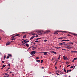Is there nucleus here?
Instances as JSON below:
<instances>
[{"mask_svg":"<svg viewBox=\"0 0 77 77\" xmlns=\"http://www.w3.org/2000/svg\"><path fill=\"white\" fill-rule=\"evenodd\" d=\"M9 75H8L6 76V77H9Z\"/></svg>","mask_w":77,"mask_h":77,"instance_id":"61","label":"nucleus"},{"mask_svg":"<svg viewBox=\"0 0 77 77\" xmlns=\"http://www.w3.org/2000/svg\"><path fill=\"white\" fill-rule=\"evenodd\" d=\"M74 44V43H73V42H71V44L72 45V44Z\"/></svg>","mask_w":77,"mask_h":77,"instance_id":"51","label":"nucleus"},{"mask_svg":"<svg viewBox=\"0 0 77 77\" xmlns=\"http://www.w3.org/2000/svg\"><path fill=\"white\" fill-rule=\"evenodd\" d=\"M6 55H5L4 56V59H5V58H6Z\"/></svg>","mask_w":77,"mask_h":77,"instance_id":"26","label":"nucleus"},{"mask_svg":"<svg viewBox=\"0 0 77 77\" xmlns=\"http://www.w3.org/2000/svg\"><path fill=\"white\" fill-rule=\"evenodd\" d=\"M70 52L71 53H76L75 51H71Z\"/></svg>","mask_w":77,"mask_h":77,"instance_id":"19","label":"nucleus"},{"mask_svg":"<svg viewBox=\"0 0 77 77\" xmlns=\"http://www.w3.org/2000/svg\"><path fill=\"white\" fill-rule=\"evenodd\" d=\"M66 63L67 64V65H69V63H68V62H66Z\"/></svg>","mask_w":77,"mask_h":77,"instance_id":"30","label":"nucleus"},{"mask_svg":"<svg viewBox=\"0 0 77 77\" xmlns=\"http://www.w3.org/2000/svg\"><path fill=\"white\" fill-rule=\"evenodd\" d=\"M35 46V45H32L31 46L32 47H33Z\"/></svg>","mask_w":77,"mask_h":77,"instance_id":"58","label":"nucleus"},{"mask_svg":"<svg viewBox=\"0 0 77 77\" xmlns=\"http://www.w3.org/2000/svg\"><path fill=\"white\" fill-rule=\"evenodd\" d=\"M56 74L57 75H58L59 74H58V73H57Z\"/></svg>","mask_w":77,"mask_h":77,"instance_id":"57","label":"nucleus"},{"mask_svg":"<svg viewBox=\"0 0 77 77\" xmlns=\"http://www.w3.org/2000/svg\"><path fill=\"white\" fill-rule=\"evenodd\" d=\"M35 38V36H32L31 37V38H30V40H32V39H33V38Z\"/></svg>","mask_w":77,"mask_h":77,"instance_id":"9","label":"nucleus"},{"mask_svg":"<svg viewBox=\"0 0 77 77\" xmlns=\"http://www.w3.org/2000/svg\"><path fill=\"white\" fill-rule=\"evenodd\" d=\"M55 48H57V49H59V48H60V47H55Z\"/></svg>","mask_w":77,"mask_h":77,"instance_id":"16","label":"nucleus"},{"mask_svg":"<svg viewBox=\"0 0 77 77\" xmlns=\"http://www.w3.org/2000/svg\"><path fill=\"white\" fill-rule=\"evenodd\" d=\"M8 55L10 57H12V55H11V54H8Z\"/></svg>","mask_w":77,"mask_h":77,"instance_id":"21","label":"nucleus"},{"mask_svg":"<svg viewBox=\"0 0 77 77\" xmlns=\"http://www.w3.org/2000/svg\"><path fill=\"white\" fill-rule=\"evenodd\" d=\"M26 46L27 47H29V44H26Z\"/></svg>","mask_w":77,"mask_h":77,"instance_id":"14","label":"nucleus"},{"mask_svg":"<svg viewBox=\"0 0 77 77\" xmlns=\"http://www.w3.org/2000/svg\"><path fill=\"white\" fill-rule=\"evenodd\" d=\"M40 60H37L36 61H37V62H40Z\"/></svg>","mask_w":77,"mask_h":77,"instance_id":"29","label":"nucleus"},{"mask_svg":"<svg viewBox=\"0 0 77 77\" xmlns=\"http://www.w3.org/2000/svg\"><path fill=\"white\" fill-rule=\"evenodd\" d=\"M42 62H43V60H41V63H42Z\"/></svg>","mask_w":77,"mask_h":77,"instance_id":"28","label":"nucleus"},{"mask_svg":"<svg viewBox=\"0 0 77 77\" xmlns=\"http://www.w3.org/2000/svg\"><path fill=\"white\" fill-rule=\"evenodd\" d=\"M15 37V36H13L11 38H14Z\"/></svg>","mask_w":77,"mask_h":77,"instance_id":"33","label":"nucleus"},{"mask_svg":"<svg viewBox=\"0 0 77 77\" xmlns=\"http://www.w3.org/2000/svg\"><path fill=\"white\" fill-rule=\"evenodd\" d=\"M36 59H39V57H37L36 58Z\"/></svg>","mask_w":77,"mask_h":77,"instance_id":"38","label":"nucleus"},{"mask_svg":"<svg viewBox=\"0 0 77 77\" xmlns=\"http://www.w3.org/2000/svg\"><path fill=\"white\" fill-rule=\"evenodd\" d=\"M58 39H63V37H60L58 38Z\"/></svg>","mask_w":77,"mask_h":77,"instance_id":"27","label":"nucleus"},{"mask_svg":"<svg viewBox=\"0 0 77 77\" xmlns=\"http://www.w3.org/2000/svg\"><path fill=\"white\" fill-rule=\"evenodd\" d=\"M32 57H33V56H35V55L32 54Z\"/></svg>","mask_w":77,"mask_h":77,"instance_id":"48","label":"nucleus"},{"mask_svg":"<svg viewBox=\"0 0 77 77\" xmlns=\"http://www.w3.org/2000/svg\"><path fill=\"white\" fill-rule=\"evenodd\" d=\"M30 54H31V55H32V54H36V51H33L31 52L30 53Z\"/></svg>","mask_w":77,"mask_h":77,"instance_id":"1","label":"nucleus"},{"mask_svg":"<svg viewBox=\"0 0 77 77\" xmlns=\"http://www.w3.org/2000/svg\"><path fill=\"white\" fill-rule=\"evenodd\" d=\"M6 65H3V66H2V68H5V67Z\"/></svg>","mask_w":77,"mask_h":77,"instance_id":"25","label":"nucleus"},{"mask_svg":"<svg viewBox=\"0 0 77 77\" xmlns=\"http://www.w3.org/2000/svg\"><path fill=\"white\" fill-rule=\"evenodd\" d=\"M42 31L41 30L38 31V33H42Z\"/></svg>","mask_w":77,"mask_h":77,"instance_id":"12","label":"nucleus"},{"mask_svg":"<svg viewBox=\"0 0 77 77\" xmlns=\"http://www.w3.org/2000/svg\"><path fill=\"white\" fill-rule=\"evenodd\" d=\"M51 53H54L55 54H57L56 52H54V51H51Z\"/></svg>","mask_w":77,"mask_h":77,"instance_id":"6","label":"nucleus"},{"mask_svg":"<svg viewBox=\"0 0 77 77\" xmlns=\"http://www.w3.org/2000/svg\"><path fill=\"white\" fill-rule=\"evenodd\" d=\"M32 35H35V33H32Z\"/></svg>","mask_w":77,"mask_h":77,"instance_id":"22","label":"nucleus"},{"mask_svg":"<svg viewBox=\"0 0 77 77\" xmlns=\"http://www.w3.org/2000/svg\"><path fill=\"white\" fill-rule=\"evenodd\" d=\"M36 47H33L32 48V49L33 50H35V49H36V47H37V46H36Z\"/></svg>","mask_w":77,"mask_h":77,"instance_id":"5","label":"nucleus"},{"mask_svg":"<svg viewBox=\"0 0 77 77\" xmlns=\"http://www.w3.org/2000/svg\"><path fill=\"white\" fill-rule=\"evenodd\" d=\"M25 43H27V41H26L25 42Z\"/></svg>","mask_w":77,"mask_h":77,"instance_id":"56","label":"nucleus"},{"mask_svg":"<svg viewBox=\"0 0 77 77\" xmlns=\"http://www.w3.org/2000/svg\"><path fill=\"white\" fill-rule=\"evenodd\" d=\"M10 44H11V42H8L6 44V45H9Z\"/></svg>","mask_w":77,"mask_h":77,"instance_id":"4","label":"nucleus"},{"mask_svg":"<svg viewBox=\"0 0 77 77\" xmlns=\"http://www.w3.org/2000/svg\"><path fill=\"white\" fill-rule=\"evenodd\" d=\"M66 48L68 49H71V48H72V47H66Z\"/></svg>","mask_w":77,"mask_h":77,"instance_id":"7","label":"nucleus"},{"mask_svg":"<svg viewBox=\"0 0 77 77\" xmlns=\"http://www.w3.org/2000/svg\"><path fill=\"white\" fill-rule=\"evenodd\" d=\"M67 38H66V37H63V39H67Z\"/></svg>","mask_w":77,"mask_h":77,"instance_id":"49","label":"nucleus"},{"mask_svg":"<svg viewBox=\"0 0 77 77\" xmlns=\"http://www.w3.org/2000/svg\"><path fill=\"white\" fill-rule=\"evenodd\" d=\"M63 59H64V60H66V57H65V56H63Z\"/></svg>","mask_w":77,"mask_h":77,"instance_id":"10","label":"nucleus"},{"mask_svg":"<svg viewBox=\"0 0 77 77\" xmlns=\"http://www.w3.org/2000/svg\"><path fill=\"white\" fill-rule=\"evenodd\" d=\"M67 36H71V35H69V34L67 35Z\"/></svg>","mask_w":77,"mask_h":77,"instance_id":"43","label":"nucleus"},{"mask_svg":"<svg viewBox=\"0 0 77 77\" xmlns=\"http://www.w3.org/2000/svg\"><path fill=\"white\" fill-rule=\"evenodd\" d=\"M26 38V35H24L23 37V38Z\"/></svg>","mask_w":77,"mask_h":77,"instance_id":"15","label":"nucleus"},{"mask_svg":"<svg viewBox=\"0 0 77 77\" xmlns=\"http://www.w3.org/2000/svg\"><path fill=\"white\" fill-rule=\"evenodd\" d=\"M77 59V58H75L73 60H76V59Z\"/></svg>","mask_w":77,"mask_h":77,"instance_id":"35","label":"nucleus"},{"mask_svg":"<svg viewBox=\"0 0 77 77\" xmlns=\"http://www.w3.org/2000/svg\"><path fill=\"white\" fill-rule=\"evenodd\" d=\"M10 64H8V66H10Z\"/></svg>","mask_w":77,"mask_h":77,"instance_id":"55","label":"nucleus"},{"mask_svg":"<svg viewBox=\"0 0 77 77\" xmlns=\"http://www.w3.org/2000/svg\"><path fill=\"white\" fill-rule=\"evenodd\" d=\"M5 75H8V74L6 73H5Z\"/></svg>","mask_w":77,"mask_h":77,"instance_id":"45","label":"nucleus"},{"mask_svg":"<svg viewBox=\"0 0 77 77\" xmlns=\"http://www.w3.org/2000/svg\"><path fill=\"white\" fill-rule=\"evenodd\" d=\"M25 42V41L24 40V41L21 42H22V43H24V42Z\"/></svg>","mask_w":77,"mask_h":77,"instance_id":"36","label":"nucleus"},{"mask_svg":"<svg viewBox=\"0 0 77 77\" xmlns=\"http://www.w3.org/2000/svg\"><path fill=\"white\" fill-rule=\"evenodd\" d=\"M39 42V41H38V40H36V41H35V42Z\"/></svg>","mask_w":77,"mask_h":77,"instance_id":"34","label":"nucleus"},{"mask_svg":"<svg viewBox=\"0 0 77 77\" xmlns=\"http://www.w3.org/2000/svg\"><path fill=\"white\" fill-rule=\"evenodd\" d=\"M41 68L42 69H44V67H42Z\"/></svg>","mask_w":77,"mask_h":77,"instance_id":"64","label":"nucleus"},{"mask_svg":"<svg viewBox=\"0 0 77 77\" xmlns=\"http://www.w3.org/2000/svg\"><path fill=\"white\" fill-rule=\"evenodd\" d=\"M9 56H8L7 57V59H9Z\"/></svg>","mask_w":77,"mask_h":77,"instance_id":"31","label":"nucleus"},{"mask_svg":"<svg viewBox=\"0 0 77 77\" xmlns=\"http://www.w3.org/2000/svg\"><path fill=\"white\" fill-rule=\"evenodd\" d=\"M5 62V61H2V63H4Z\"/></svg>","mask_w":77,"mask_h":77,"instance_id":"46","label":"nucleus"},{"mask_svg":"<svg viewBox=\"0 0 77 77\" xmlns=\"http://www.w3.org/2000/svg\"><path fill=\"white\" fill-rule=\"evenodd\" d=\"M72 35H74V36H77V34H76L73 33V34H72Z\"/></svg>","mask_w":77,"mask_h":77,"instance_id":"11","label":"nucleus"},{"mask_svg":"<svg viewBox=\"0 0 77 77\" xmlns=\"http://www.w3.org/2000/svg\"><path fill=\"white\" fill-rule=\"evenodd\" d=\"M11 42H11H14V41H13V40H12V41H11V42Z\"/></svg>","mask_w":77,"mask_h":77,"instance_id":"59","label":"nucleus"},{"mask_svg":"<svg viewBox=\"0 0 77 77\" xmlns=\"http://www.w3.org/2000/svg\"><path fill=\"white\" fill-rule=\"evenodd\" d=\"M20 35V34H17L15 35L16 36H18Z\"/></svg>","mask_w":77,"mask_h":77,"instance_id":"20","label":"nucleus"},{"mask_svg":"<svg viewBox=\"0 0 77 77\" xmlns=\"http://www.w3.org/2000/svg\"><path fill=\"white\" fill-rule=\"evenodd\" d=\"M64 44L65 45H69L70 44H71V42H69V43H67V44H66V43H65Z\"/></svg>","mask_w":77,"mask_h":77,"instance_id":"8","label":"nucleus"},{"mask_svg":"<svg viewBox=\"0 0 77 77\" xmlns=\"http://www.w3.org/2000/svg\"><path fill=\"white\" fill-rule=\"evenodd\" d=\"M61 56V55H59V57H58V59H60V57Z\"/></svg>","mask_w":77,"mask_h":77,"instance_id":"32","label":"nucleus"},{"mask_svg":"<svg viewBox=\"0 0 77 77\" xmlns=\"http://www.w3.org/2000/svg\"><path fill=\"white\" fill-rule=\"evenodd\" d=\"M69 66H71V65H69L67 66V67H68Z\"/></svg>","mask_w":77,"mask_h":77,"instance_id":"53","label":"nucleus"},{"mask_svg":"<svg viewBox=\"0 0 77 77\" xmlns=\"http://www.w3.org/2000/svg\"><path fill=\"white\" fill-rule=\"evenodd\" d=\"M62 50H64L65 51H66V49H62Z\"/></svg>","mask_w":77,"mask_h":77,"instance_id":"42","label":"nucleus"},{"mask_svg":"<svg viewBox=\"0 0 77 77\" xmlns=\"http://www.w3.org/2000/svg\"><path fill=\"white\" fill-rule=\"evenodd\" d=\"M66 47H71V46L69 45H66Z\"/></svg>","mask_w":77,"mask_h":77,"instance_id":"47","label":"nucleus"},{"mask_svg":"<svg viewBox=\"0 0 77 77\" xmlns=\"http://www.w3.org/2000/svg\"><path fill=\"white\" fill-rule=\"evenodd\" d=\"M37 37H38V35H36L35 36L36 38H37Z\"/></svg>","mask_w":77,"mask_h":77,"instance_id":"44","label":"nucleus"},{"mask_svg":"<svg viewBox=\"0 0 77 77\" xmlns=\"http://www.w3.org/2000/svg\"><path fill=\"white\" fill-rule=\"evenodd\" d=\"M11 40H15V39H16V38H11Z\"/></svg>","mask_w":77,"mask_h":77,"instance_id":"17","label":"nucleus"},{"mask_svg":"<svg viewBox=\"0 0 77 77\" xmlns=\"http://www.w3.org/2000/svg\"><path fill=\"white\" fill-rule=\"evenodd\" d=\"M41 39V38H37L35 39V40H38V39Z\"/></svg>","mask_w":77,"mask_h":77,"instance_id":"18","label":"nucleus"},{"mask_svg":"<svg viewBox=\"0 0 77 77\" xmlns=\"http://www.w3.org/2000/svg\"><path fill=\"white\" fill-rule=\"evenodd\" d=\"M26 42H29V41L27 40V41H26Z\"/></svg>","mask_w":77,"mask_h":77,"instance_id":"54","label":"nucleus"},{"mask_svg":"<svg viewBox=\"0 0 77 77\" xmlns=\"http://www.w3.org/2000/svg\"><path fill=\"white\" fill-rule=\"evenodd\" d=\"M69 72H71V69L69 70Z\"/></svg>","mask_w":77,"mask_h":77,"instance_id":"50","label":"nucleus"},{"mask_svg":"<svg viewBox=\"0 0 77 77\" xmlns=\"http://www.w3.org/2000/svg\"><path fill=\"white\" fill-rule=\"evenodd\" d=\"M48 32H50V31H47L46 32V33H48Z\"/></svg>","mask_w":77,"mask_h":77,"instance_id":"40","label":"nucleus"},{"mask_svg":"<svg viewBox=\"0 0 77 77\" xmlns=\"http://www.w3.org/2000/svg\"><path fill=\"white\" fill-rule=\"evenodd\" d=\"M66 72L68 73V72H69V70H67V72Z\"/></svg>","mask_w":77,"mask_h":77,"instance_id":"52","label":"nucleus"},{"mask_svg":"<svg viewBox=\"0 0 77 77\" xmlns=\"http://www.w3.org/2000/svg\"><path fill=\"white\" fill-rule=\"evenodd\" d=\"M54 35H58V33H57V32L56 31L55 32L54 34Z\"/></svg>","mask_w":77,"mask_h":77,"instance_id":"13","label":"nucleus"},{"mask_svg":"<svg viewBox=\"0 0 77 77\" xmlns=\"http://www.w3.org/2000/svg\"><path fill=\"white\" fill-rule=\"evenodd\" d=\"M59 45H63V43H60L59 44Z\"/></svg>","mask_w":77,"mask_h":77,"instance_id":"23","label":"nucleus"},{"mask_svg":"<svg viewBox=\"0 0 77 77\" xmlns=\"http://www.w3.org/2000/svg\"><path fill=\"white\" fill-rule=\"evenodd\" d=\"M32 48V47H31V46L29 48V49H30V48Z\"/></svg>","mask_w":77,"mask_h":77,"instance_id":"62","label":"nucleus"},{"mask_svg":"<svg viewBox=\"0 0 77 77\" xmlns=\"http://www.w3.org/2000/svg\"><path fill=\"white\" fill-rule=\"evenodd\" d=\"M60 74H63V73H62V72H61L60 73Z\"/></svg>","mask_w":77,"mask_h":77,"instance_id":"63","label":"nucleus"},{"mask_svg":"<svg viewBox=\"0 0 77 77\" xmlns=\"http://www.w3.org/2000/svg\"><path fill=\"white\" fill-rule=\"evenodd\" d=\"M55 69H57V67H55Z\"/></svg>","mask_w":77,"mask_h":77,"instance_id":"60","label":"nucleus"},{"mask_svg":"<svg viewBox=\"0 0 77 77\" xmlns=\"http://www.w3.org/2000/svg\"><path fill=\"white\" fill-rule=\"evenodd\" d=\"M63 71H64V72H66V69H64Z\"/></svg>","mask_w":77,"mask_h":77,"instance_id":"24","label":"nucleus"},{"mask_svg":"<svg viewBox=\"0 0 77 77\" xmlns=\"http://www.w3.org/2000/svg\"><path fill=\"white\" fill-rule=\"evenodd\" d=\"M56 32L57 33V32H62V33H67V32L66 31H57Z\"/></svg>","mask_w":77,"mask_h":77,"instance_id":"2","label":"nucleus"},{"mask_svg":"<svg viewBox=\"0 0 77 77\" xmlns=\"http://www.w3.org/2000/svg\"><path fill=\"white\" fill-rule=\"evenodd\" d=\"M74 68V66H71L70 67V68Z\"/></svg>","mask_w":77,"mask_h":77,"instance_id":"37","label":"nucleus"},{"mask_svg":"<svg viewBox=\"0 0 77 77\" xmlns=\"http://www.w3.org/2000/svg\"><path fill=\"white\" fill-rule=\"evenodd\" d=\"M64 41H69V40H65Z\"/></svg>","mask_w":77,"mask_h":77,"instance_id":"41","label":"nucleus"},{"mask_svg":"<svg viewBox=\"0 0 77 77\" xmlns=\"http://www.w3.org/2000/svg\"><path fill=\"white\" fill-rule=\"evenodd\" d=\"M42 53H44V55H46V56H47V55H48V54H47V53H48V52H42Z\"/></svg>","mask_w":77,"mask_h":77,"instance_id":"3","label":"nucleus"},{"mask_svg":"<svg viewBox=\"0 0 77 77\" xmlns=\"http://www.w3.org/2000/svg\"><path fill=\"white\" fill-rule=\"evenodd\" d=\"M44 41L45 42H47V40H44Z\"/></svg>","mask_w":77,"mask_h":77,"instance_id":"39","label":"nucleus"}]
</instances>
